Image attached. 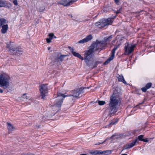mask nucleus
I'll return each instance as SVG.
<instances>
[{
  "label": "nucleus",
  "instance_id": "1",
  "mask_svg": "<svg viewBox=\"0 0 155 155\" xmlns=\"http://www.w3.org/2000/svg\"><path fill=\"white\" fill-rule=\"evenodd\" d=\"M93 53L88 50L85 51L84 54L85 62L88 67L92 69L97 67L98 64L101 63L100 61H95Z\"/></svg>",
  "mask_w": 155,
  "mask_h": 155
},
{
  "label": "nucleus",
  "instance_id": "2",
  "mask_svg": "<svg viewBox=\"0 0 155 155\" xmlns=\"http://www.w3.org/2000/svg\"><path fill=\"white\" fill-rule=\"evenodd\" d=\"M118 102L119 101L115 96L113 95L110 97L108 107L105 110L106 112H108L109 115L110 117L112 114L116 112L118 110L117 106Z\"/></svg>",
  "mask_w": 155,
  "mask_h": 155
},
{
  "label": "nucleus",
  "instance_id": "3",
  "mask_svg": "<svg viewBox=\"0 0 155 155\" xmlns=\"http://www.w3.org/2000/svg\"><path fill=\"white\" fill-rule=\"evenodd\" d=\"M104 45L102 41H99L97 40L95 42H93L90 46L89 50L91 52H94V51H97L100 50L99 52L104 49L106 46Z\"/></svg>",
  "mask_w": 155,
  "mask_h": 155
},
{
  "label": "nucleus",
  "instance_id": "4",
  "mask_svg": "<svg viewBox=\"0 0 155 155\" xmlns=\"http://www.w3.org/2000/svg\"><path fill=\"white\" fill-rule=\"evenodd\" d=\"M9 76L7 74H0V86L5 89L9 86Z\"/></svg>",
  "mask_w": 155,
  "mask_h": 155
},
{
  "label": "nucleus",
  "instance_id": "5",
  "mask_svg": "<svg viewBox=\"0 0 155 155\" xmlns=\"http://www.w3.org/2000/svg\"><path fill=\"white\" fill-rule=\"evenodd\" d=\"M89 88V87L87 88L81 87L79 89H77L76 90L72 91L71 92V94L70 95H64L63 94H59L58 95H60H60L62 97H63V98H65L66 97L68 96H73L77 98H78L80 97H79V96L81 93L82 91L84 89L87 88L88 89Z\"/></svg>",
  "mask_w": 155,
  "mask_h": 155
},
{
  "label": "nucleus",
  "instance_id": "6",
  "mask_svg": "<svg viewBox=\"0 0 155 155\" xmlns=\"http://www.w3.org/2000/svg\"><path fill=\"white\" fill-rule=\"evenodd\" d=\"M6 47L9 48V52L11 55L19 56L21 55L22 53L23 50L21 48L11 47L10 45L8 44H7Z\"/></svg>",
  "mask_w": 155,
  "mask_h": 155
},
{
  "label": "nucleus",
  "instance_id": "7",
  "mask_svg": "<svg viewBox=\"0 0 155 155\" xmlns=\"http://www.w3.org/2000/svg\"><path fill=\"white\" fill-rule=\"evenodd\" d=\"M116 41V40L113 41L112 44L114 46V48L111 51V54L110 57L104 63V65H106L108 64L110 61L112 60L114 57V55L115 51L117 50L118 48L119 47L120 44H117L116 45H114L113 44L114 42Z\"/></svg>",
  "mask_w": 155,
  "mask_h": 155
},
{
  "label": "nucleus",
  "instance_id": "8",
  "mask_svg": "<svg viewBox=\"0 0 155 155\" xmlns=\"http://www.w3.org/2000/svg\"><path fill=\"white\" fill-rule=\"evenodd\" d=\"M39 90L40 93V96L41 99L45 100V97L47 95L48 93V87L46 84H42L39 86Z\"/></svg>",
  "mask_w": 155,
  "mask_h": 155
},
{
  "label": "nucleus",
  "instance_id": "9",
  "mask_svg": "<svg viewBox=\"0 0 155 155\" xmlns=\"http://www.w3.org/2000/svg\"><path fill=\"white\" fill-rule=\"evenodd\" d=\"M66 56L67 55H62L59 52H57L55 54L54 58L52 59V61L56 64L60 63Z\"/></svg>",
  "mask_w": 155,
  "mask_h": 155
},
{
  "label": "nucleus",
  "instance_id": "10",
  "mask_svg": "<svg viewBox=\"0 0 155 155\" xmlns=\"http://www.w3.org/2000/svg\"><path fill=\"white\" fill-rule=\"evenodd\" d=\"M136 44H134L130 46L129 45L127 44L124 46V50L126 53L128 52V55L130 54L134 50V48L136 47Z\"/></svg>",
  "mask_w": 155,
  "mask_h": 155
},
{
  "label": "nucleus",
  "instance_id": "11",
  "mask_svg": "<svg viewBox=\"0 0 155 155\" xmlns=\"http://www.w3.org/2000/svg\"><path fill=\"white\" fill-rule=\"evenodd\" d=\"M59 94L61 93H59L58 94V98L54 102L55 105L58 107H61V105L63 102V99L60 98V97H62L60 95H60H59L58 94Z\"/></svg>",
  "mask_w": 155,
  "mask_h": 155
},
{
  "label": "nucleus",
  "instance_id": "12",
  "mask_svg": "<svg viewBox=\"0 0 155 155\" xmlns=\"http://www.w3.org/2000/svg\"><path fill=\"white\" fill-rule=\"evenodd\" d=\"M92 38V35L90 34L87 36L85 38L79 41L78 43L79 44H83L91 41Z\"/></svg>",
  "mask_w": 155,
  "mask_h": 155
},
{
  "label": "nucleus",
  "instance_id": "13",
  "mask_svg": "<svg viewBox=\"0 0 155 155\" xmlns=\"http://www.w3.org/2000/svg\"><path fill=\"white\" fill-rule=\"evenodd\" d=\"M116 16H115L114 17L109 18H103L104 21L105 22L107 26L109 25H110L112 24L114 18H115Z\"/></svg>",
  "mask_w": 155,
  "mask_h": 155
},
{
  "label": "nucleus",
  "instance_id": "14",
  "mask_svg": "<svg viewBox=\"0 0 155 155\" xmlns=\"http://www.w3.org/2000/svg\"><path fill=\"white\" fill-rule=\"evenodd\" d=\"M71 2L69 0H62L58 2V3L65 6H70L71 5Z\"/></svg>",
  "mask_w": 155,
  "mask_h": 155
},
{
  "label": "nucleus",
  "instance_id": "15",
  "mask_svg": "<svg viewBox=\"0 0 155 155\" xmlns=\"http://www.w3.org/2000/svg\"><path fill=\"white\" fill-rule=\"evenodd\" d=\"M113 35H111L108 37H105L103 40H102V41L104 44V45L106 46L107 44L109 42L111 39L112 38Z\"/></svg>",
  "mask_w": 155,
  "mask_h": 155
},
{
  "label": "nucleus",
  "instance_id": "16",
  "mask_svg": "<svg viewBox=\"0 0 155 155\" xmlns=\"http://www.w3.org/2000/svg\"><path fill=\"white\" fill-rule=\"evenodd\" d=\"M117 78L118 79V81L119 82H121L124 83L125 84H127V83L124 79L123 76L122 75L118 74L117 76Z\"/></svg>",
  "mask_w": 155,
  "mask_h": 155
},
{
  "label": "nucleus",
  "instance_id": "17",
  "mask_svg": "<svg viewBox=\"0 0 155 155\" xmlns=\"http://www.w3.org/2000/svg\"><path fill=\"white\" fill-rule=\"evenodd\" d=\"M152 84L151 83H149L147 84L145 86L141 88L142 91L143 92H146L147 89L150 88Z\"/></svg>",
  "mask_w": 155,
  "mask_h": 155
},
{
  "label": "nucleus",
  "instance_id": "18",
  "mask_svg": "<svg viewBox=\"0 0 155 155\" xmlns=\"http://www.w3.org/2000/svg\"><path fill=\"white\" fill-rule=\"evenodd\" d=\"M1 27L2 28L1 30V32L3 34L5 33L8 29V25H4L1 26Z\"/></svg>",
  "mask_w": 155,
  "mask_h": 155
},
{
  "label": "nucleus",
  "instance_id": "19",
  "mask_svg": "<svg viewBox=\"0 0 155 155\" xmlns=\"http://www.w3.org/2000/svg\"><path fill=\"white\" fill-rule=\"evenodd\" d=\"M92 155H101V151L99 150H95L93 152H91L90 153Z\"/></svg>",
  "mask_w": 155,
  "mask_h": 155
},
{
  "label": "nucleus",
  "instance_id": "20",
  "mask_svg": "<svg viewBox=\"0 0 155 155\" xmlns=\"http://www.w3.org/2000/svg\"><path fill=\"white\" fill-rule=\"evenodd\" d=\"M3 7H5L8 8H10L12 6V4L9 3H8L6 1H5V5Z\"/></svg>",
  "mask_w": 155,
  "mask_h": 155
},
{
  "label": "nucleus",
  "instance_id": "21",
  "mask_svg": "<svg viewBox=\"0 0 155 155\" xmlns=\"http://www.w3.org/2000/svg\"><path fill=\"white\" fill-rule=\"evenodd\" d=\"M6 23V20L4 18L0 17V28Z\"/></svg>",
  "mask_w": 155,
  "mask_h": 155
},
{
  "label": "nucleus",
  "instance_id": "22",
  "mask_svg": "<svg viewBox=\"0 0 155 155\" xmlns=\"http://www.w3.org/2000/svg\"><path fill=\"white\" fill-rule=\"evenodd\" d=\"M101 155H107L111 153L112 151L110 150H107L101 151Z\"/></svg>",
  "mask_w": 155,
  "mask_h": 155
},
{
  "label": "nucleus",
  "instance_id": "23",
  "mask_svg": "<svg viewBox=\"0 0 155 155\" xmlns=\"http://www.w3.org/2000/svg\"><path fill=\"white\" fill-rule=\"evenodd\" d=\"M104 21L103 19L101 20V25H100V26H99L100 28H101L104 27H105L106 26H107V24H106V23H105V22H104Z\"/></svg>",
  "mask_w": 155,
  "mask_h": 155
},
{
  "label": "nucleus",
  "instance_id": "24",
  "mask_svg": "<svg viewBox=\"0 0 155 155\" xmlns=\"http://www.w3.org/2000/svg\"><path fill=\"white\" fill-rule=\"evenodd\" d=\"M137 139H136L134 140H133L132 142L130 143V147H132L136 145V143H137Z\"/></svg>",
  "mask_w": 155,
  "mask_h": 155
},
{
  "label": "nucleus",
  "instance_id": "25",
  "mask_svg": "<svg viewBox=\"0 0 155 155\" xmlns=\"http://www.w3.org/2000/svg\"><path fill=\"white\" fill-rule=\"evenodd\" d=\"M8 130L11 131H13V129L14 128L12 125L9 123H8Z\"/></svg>",
  "mask_w": 155,
  "mask_h": 155
},
{
  "label": "nucleus",
  "instance_id": "26",
  "mask_svg": "<svg viewBox=\"0 0 155 155\" xmlns=\"http://www.w3.org/2000/svg\"><path fill=\"white\" fill-rule=\"evenodd\" d=\"M130 143H128L127 144L126 146H124V148L123 150L124 149H128L131 148V147H130Z\"/></svg>",
  "mask_w": 155,
  "mask_h": 155
},
{
  "label": "nucleus",
  "instance_id": "27",
  "mask_svg": "<svg viewBox=\"0 0 155 155\" xmlns=\"http://www.w3.org/2000/svg\"><path fill=\"white\" fill-rule=\"evenodd\" d=\"M143 136H144L142 135H139L138 137V138L137 139L138 140L140 141H142L143 139Z\"/></svg>",
  "mask_w": 155,
  "mask_h": 155
},
{
  "label": "nucleus",
  "instance_id": "28",
  "mask_svg": "<svg viewBox=\"0 0 155 155\" xmlns=\"http://www.w3.org/2000/svg\"><path fill=\"white\" fill-rule=\"evenodd\" d=\"M49 36V38L51 40L53 38V37L54 36V34L53 33H50L48 35Z\"/></svg>",
  "mask_w": 155,
  "mask_h": 155
},
{
  "label": "nucleus",
  "instance_id": "29",
  "mask_svg": "<svg viewBox=\"0 0 155 155\" xmlns=\"http://www.w3.org/2000/svg\"><path fill=\"white\" fill-rule=\"evenodd\" d=\"M5 5V1L0 0V7H3Z\"/></svg>",
  "mask_w": 155,
  "mask_h": 155
},
{
  "label": "nucleus",
  "instance_id": "30",
  "mask_svg": "<svg viewBox=\"0 0 155 155\" xmlns=\"http://www.w3.org/2000/svg\"><path fill=\"white\" fill-rule=\"evenodd\" d=\"M99 105H103L105 104V102L104 101H99L98 102Z\"/></svg>",
  "mask_w": 155,
  "mask_h": 155
},
{
  "label": "nucleus",
  "instance_id": "31",
  "mask_svg": "<svg viewBox=\"0 0 155 155\" xmlns=\"http://www.w3.org/2000/svg\"><path fill=\"white\" fill-rule=\"evenodd\" d=\"M71 53L75 57H77L79 53H77L76 52L74 51V50L72 51H71Z\"/></svg>",
  "mask_w": 155,
  "mask_h": 155
},
{
  "label": "nucleus",
  "instance_id": "32",
  "mask_svg": "<svg viewBox=\"0 0 155 155\" xmlns=\"http://www.w3.org/2000/svg\"><path fill=\"white\" fill-rule=\"evenodd\" d=\"M101 24V20H100L99 21H98L97 22H96L95 23V25L96 26H97L98 28H99V26H100Z\"/></svg>",
  "mask_w": 155,
  "mask_h": 155
},
{
  "label": "nucleus",
  "instance_id": "33",
  "mask_svg": "<svg viewBox=\"0 0 155 155\" xmlns=\"http://www.w3.org/2000/svg\"><path fill=\"white\" fill-rule=\"evenodd\" d=\"M77 57L80 58V59L82 60H84V58L83 57H82L81 54H78V55L77 56Z\"/></svg>",
  "mask_w": 155,
  "mask_h": 155
},
{
  "label": "nucleus",
  "instance_id": "34",
  "mask_svg": "<svg viewBox=\"0 0 155 155\" xmlns=\"http://www.w3.org/2000/svg\"><path fill=\"white\" fill-rule=\"evenodd\" d=\"M107 140V139H106L103 142H101V143H96L95 144V145H100V144H103V143H104V142H105Z\"/></svg>",
  "mask_w": 155,
  "mask_h": 155
},
{
  "label": "nucleus",
  "instance_id": "35",
  "mask_svg": "<svg viewBox=\"0 0 155 155\" xmlns=\"http://www.w3.org/2000/svg\"><path fill=\"white\" fill-rule=\"evenodd\" d=\"M13 2L15 5H18V3L17 0H14L13 1Z\"/></svg>",
  "mask_w": 155,
  "mask_h": 155
},
{
  "label": "nucleus",
  "instance_id": "36",
  "mask_svg": "<svg viewBox=\"0 0 155 155\" xmlns=\"http://www.w3.org/2000/svg\"><path fill=\"white\" fill-rule=\"evenodd\" d=\"M47 42L48 43H50L51 42V40H50L49 38H47L46 39Z\"/></svg>",
  "mask_w": 155,
  "mask_h": 155
},
{
  "label": "nucleus",
  "instance_id": "37",
  "mask_svg": "<svg viewBox=\"0 0 155 155\" xmlns=\"http://www.w3.org/2000/svg\"><path fill=\"white\" fill-rule=\"evenodd\" d=\"M25 94H24L23 95V97H23L24 98V99H25L26 100L28 99V98H27V97L25 96Z\"/></svg>",
  "mask_w": 155,
  "mask_h": 155
},
{
  "label": "nucleus",
  "instance_id": "38",
  "mask_svg": "<svg viewBox=\"0 0 155 155\" xmlns=\"http://www.w3.org/2000/svg\"><path fill=\"white\" fill-rule=\"evenodd\" d=\"M78 0H69V2H71V5H72L74 2H76Z\"/></svg>",
  "mask_w": 155,
  "mask_h": 155
},
{
  "label": "nucleus",
  "instance_id": "39",
  "mask_svg": "<svg viewBox=\"0 0 155 155\" xmlns=\"http://www.w3.org/2000/svg\"><path fill=\"white\" fill-rule=\"evenodd\" d=\"M122 9L121 8H120L119 10H117L116 12H115L116 14H118L120 12V9Z\"/></svg>",
  "mask_w": 155,
  "mask_h": 155
},
{
  "label": "nucleus",
  "instance_id": "40",
  "mask_svg": "<svg viewBox=\"0 0 155 155\" xmlns=\"http://www.w3.org/2000/svg\"><path fill=\"white\" fill-rule=\"evenodd\" d=\"M144 103V101H143V102H142V103H139L136 106V107L138 108H140L139 106V105H140V104H143Z\"/></svg>",
  "mask_w": 155,
  "mask_h": 155
},
{
  "label": "nucleus",
  "instance_id": "41",
  "mask_svg": "<svg viewBox=\"0 0 155 155\" xmlns=\"http://www.w3.org/2000/svg\"><path fill=\"white\" fill-rule=\"evenodd\" d=\"M143 141L145 142H148V140L147 139H143Z\"/></svg>",
  "mask_w": 155,
  "mask_h": 155
},
{
  "label": "nucleus",
  "instance_id": "42",
  "mask_svg": "<svg viewBox=\"0 0 155 155\" xmlns=\"http://www.w3.org/2000/svg\"><path fill=\"white\" fill-rule=\"evenodd\" d=\"M141 12V11H137L136 12H133V14H139Z\"/></svg>",
  "mask_w": 155,
  "mask_h": 155
},
{
  "label": "nucleus",
  "instance_id": "43",
  "mask_svg": "<svg viewBox=\"0 0 155 155\" xmlns=\"http://www.w3.org/2000/svg\"><path fill=\"white\" fill-rule=\"evenodd\" d=\"M69 49L71 51V52L74 50V49L72 48H71V47H68Z\"/></svg>",
  "mask_w": 155,
  "mask_h": 155
},
{
  "label": "nucleus",
  "instance_id": "44",
  "mask_svg": "<svg viewBox=\"0 0 155 155\" xmlns=\"http://www.w3.org/2000/svg\"><path fill=\"white\" fill-rule=\"evenodd\" d=\"M40 126H41V125H36L35 126V127H37V128H38L40 127Z\"/></svg>",
  "mask_w": 155,
  "mask_h": 155
},
{
  "label": "nucleus",
  "instance_id": "45",
  "mask_svg": "<svg viewBox=\"0 0 155 155\" xmlns=\"http://www.w3.org/2000/svg\"><path fill=\"white\" fill-rule=\"evenodd\" d=\"M117 122H117H114V123H113V122H112L110 123V124H115Z\"/></svg>",
  "mask_w": 155,
  "mask_h": 155
},
{
  "label": "nucleus",
  "instance_id": "46",
  "mask_svg": "<svg viewBox=\"0 0 155 155\" xmlns=\"http://www.w3.org/2000/svg\"><path fill=\"white\" fill-rule=\"evenodd\" d=\"M0 92L1 93H2L3 92V90L2 89L0 88Z\"/></svg>",
  "mask_w": 155,
  "mask_h": 155
},
{
  "label": "nucleus",
  "instance_id": "47",
  "mask_svg": "<svg viewBox=\"0 0 155 155\" xmlns=\"http://www.w3.org/2000/svg\"><path fill=\"white\" fill-rule=\"evenodd\" d=\"M115 136L114 135H113L110 137V138L111 139V138H112L114 136Z\"/></svg>",
  "mask_w": 155,
  "mask_h": 155
},
{
  "label": "nucleus",
  "instance_id": "48",
  "mask_svg": "<svg viewBox=\"0 0 155 155\" xmlns=\"http://www.w3.org/2000/svg\"><path fill=\"white\" fill-rule=\"evenodd\" d=\"M51 47H49L48 48V50H50L51 49Z\"/></svg>",
  "mask_w": 155,
  "mask_h": 155
},
{
  "label": "nucleus",
  "instance_id": "49",
  "mask_svg": "<svg viewBox=\"0 0 155 155\" xmlns=\"http://www.w3.org/2000/svg\"><path fill=\"white\" fill-rule=\"evenodd\" d=\"M80 155H87L86 154H81Z\"/></svg>",
  "mask_w": 155,
  "mask_h": 155
},
{
  "label": "nucleus",
  "instance_id": "50",
  "mask_svg": "<svg viewBox=\"0 0 155 155\" xmlns=\"http://www.w3.org/2000/svg\"><path fill=\"white\" fill-rule=\"evenodd\" d=\"M53 38H56V36H55L54 35V36L53 37Z\"/></svg>",
  "mask_w": 155,
  "mask_h": 155
},
{
  "label": "nucleus",
  "instance_id": "51",
  "mask_svg": "<svg viewBox=\"0 0 155 155\" xmlns=\"http://www.w3.org/2000/svg\"><path fill=\"white\" fill-rule=\"evenodd\" d=\"M71 17L72 18V16L71 15Z\"/></svg>",
  "mask_w": 155,
  "mask_h": 155
}]
</instances>
